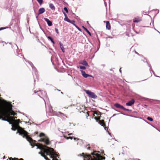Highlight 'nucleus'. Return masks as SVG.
<instances>
[{
    "instance_id": "nucleus-63",
    "label": "nucleus",
    "mask_w": 160,
    "mask_h": 160,
    "mask_svg": "<svg viewBox=\"0 0 160 160\" xmlns=\"http://www.w3.org/2000/svg\"><path fill=\"white\" fill-rule=\"evenodd\" d=\"M38 154H40L41 155V154H42V153H41V152H38Z\"/></svg>"
},
{
    "instance_id": "nucleus-58",
    "label": "nucleus",
    "mask_w": 160,
    "mask_h": 160,
    "mask_svg": "<svg viewBox=\"0 0 160 160\" xmlns=\"http://www.w3.org/2000/svg\"><path fill=\"white\" fill-rule=\"evenodd\" d=\"M36 18L37 19V20L38 23H39V22H38V17L37 16H36Z\"/></svg>"
},
{
    "instance_id": "nucleus-31",
    "label": "nucleus",
    "mask_w": 160,
    "mask_h": 160,
    "mask_svg": "<svg viewBox=\"0 0 160 160\" xmlns=\"http://www.w3.org/2000/svg\"><path fill=\"white\" fill-rule=\"evenodd\" d=\"M77 68H79L80 69L82 70H85L86 69V68L85 66L80 65L79 66H77Z\"/></svg>"
},
{
    "instance_id": "nucleus-46",
    "label": "nucleus",
    "mask_w": 160,
    "mask_h": 160,
    "mask_svg": "<svg viewBox=\"0 0 160 160\" xmlns=\"http://www.w3.org/2000/svg\"><path fill=\"white\" fill-rule=\"evenodd\" d=\"M18 56L19 57H21V56H23V59L25 60V58L24 57V56L23 55H22V54L21 53H18Z\"/></svg>"
},
{
    "instance_id": "nucleus-23",
    "label": "nucleus",
    "mask_w": 160,
    "mask_h": 160,
    "mask_svg": "<svg viewBox=\"0 0 160 160\" xmlns=\"http://www.w3.org/2000/svg\"><path fill=\"white\" fill-rule=\"evenodd\" d=\"M0 113L3 116H4L6 115L7 113L4 110H2L0 108Z\"/></svg>"
},
{
    "instance_id": "nucleus-64",
    "label": "nucleus",
    "mask_w": 160,
    "mask_h": 160,
    "mask_svg": "<svg viewBox=\"0 0 160 160\" xmlns=\"http://www.w3.org/2000/svg\"><path fill=\"white\" fill-rule=\"evenodd\" d=\"M39 24V27H40V29H41V28H42L41 27V26H40L39 23H38Z\"/></svg>"
},
{
    "instance_id": "nucleus-12",
    "label": "nucleus",
    "mask_w": 160,
    "mask_h": 160,
    "mask_svg": "<svg viewBox=\"0 0 160 160\" xmlns=\"http://www.w3.org/2000/svg\"><path fill=\"white\" fill-rule=\"evenodd\" d=\"M103 121L102 120H101V125L103 127L104 129L105 130H106L107 132H108V134H109V135H110L111 136V137H112V136L111 135V134L108 131V128L105 127V126L104 125V124L103 122Z\"/></svg>"
},
{
    "instance_id": "nucleus-25",
    "label": "nucleus",
    "mask_w": 160,
    "mask_h": 160,
    "mask_svg": "<svg viewBox=\"0 0 160 160\" xmlns=\"http://www.w3.org/2000/svg\"><path fill=\"white\" fill-rule=\"evenodd\" d=\"M141 21L139 18H135L133 20V22H138Z\"/></svg>"
},
{
    "instance_id": "nucleus-37",
    "label": "nucleus",
    "mask_w": 160,
    "mask_h": 160,
    "mask_svg": "<svg viewBox=\"0 0 160 160\" xmlns=\"http://www.w3.org/2000/svg\"><path fill=\"white\" fill-rule=\"evenodd\" d=\"M37 2L39 3V4L41 5L43 3V0H37Z\"/></svg>"
},
{
    "instance_id": "nucleus-19",
    "label": "nucleus",
    "mask_w": 160,
    "mask_h": 160,
    "mask_svg": "<svg viewBox=\"0 0 160 160\" xmlns=\"http://www.w3.org/2000/svg\"><path fill=\"white\" fill-rule=\"evenodd\" d=\"M46 37L48 39L50 40L53 44H55V42L54 41L53 38L51 37L50 36H46Z\"/></svg>"
},
{
    "instance_id": "nucleus-35",
    "label": "nucleus",
    "mask_w": 160,
    "mask_h": 160,
    "mask_svg": "<svg viewBox=\"0 0 160 160\" xmlns=\"http://www.w3.org/2000/svg\"><path fill=\"white\" fill-rule=\"evenodd\" d=\"M10 115L12 116L16 115L17 114V113L13 111H12V112H10Z\"/></svg>"
},
{
    "instance_id": "nucleus-55",
    "label": "nucleus",
    "mask_w": 160,
    "mask_h": 160,
    "mask_svg": "<svg viewBox=\"0 0 160 160\" xmlns=\"http://www.w3.org/2000/svg\"><path fill=\"white\" fill-rule=\"evenodd\" d=\"M38 132H34V134L35 135H38Z\"/></svg>"
},
{
    "instance_id": "nucleus-20",
    "label": "nucleus",
    "mask_w": 160,
    "mask_h": 160,
    "mask_svg": "<svg viewBox=\"0 0 160 160\" xmlns=\"http://www.w3.org/2000/svg\"><path fill=\"white\" fill-rule=\"evenodd\" d=\"M32 68L33 71L34 72V73L36 75V77H37V74H38V70L34 66H32Z\"/></svg>"
},
{
    "instance_id": "nucleus-61",
    "label": "nucleus",
    "mask_w": 160,
    "mask_h": 160,
    "mask_svg": "<svg viewBox=\"0 0 160 160\" xmlns=\"http://www.w3.org/2000/svg\"><path fill=\"white\" fill-rule=\"evenodd\" d=\"M135 53L136 54H138V55H139V54H138V53L137 52H136V51H135Z\"/></svg>"
},
{
    "instance_id": "nucleus-14",
    "label": "nucleus",
    "mask_w": 160,
    "mask_h": 160,
    "mask_svg": "<svg viewBox=\"0 0 160 160\" xmlns=\"http://www.w3.org/2000/svg\"><path fill=\"white\" fill-rule=\"evenodd\" d=\"M79 63L80 64H81L85 66H86L87 67H89V66L88 65V64L87 62L85 60H81L79 62Z\"/></svg>"
},
{
    "instance_id": "nucleus-59",
    "label": "nucleus",
    "mask_w": 160,
    "mask_h": 160,
    "mask_svg": "<svg viewBox=\"0 0 160 160\" xmlns=\"http://www.w3.org/2000/svg\"><path fill=\"white\" fill-rule=\"evenodd\" d=\"M121 113V114H123V115H125V116H128V115L124 114V113Z\"/></svg>"
},
{
    "instance_id": "nucleus-5",
    "label": "nucleus",
    "mask_w": 160,
    "mask_h": 160,
    "mask_svg": "<svg viewBox=\"0 0 160 160\" xmlns=\"http://www.w3.org/2000/svg\"><path fill=\"white\" fill-rule=\"evenodd\" d=\"M72 134V133H69V132H66L65 133L63 134V137L66 138L67 139H69L72 140L73 138L75 140H77L78 141V143L77 144L78 145H81L83 143V141L82 140L79 139L75 137H73L72 136H69L68 137L67 136V135L70 136Z\"/></svg>"
},
{
    "instance_id": "nucleus-4",
    "label": "nucleus",
    "mask_w": 160,
    "mask_h": 160,
    "mask_svg": "<svg viewBox=\"0 0 160 160\" xmlns=\"http://www.w3.org/2000/svg\"><path fill=\"white\" fill-rule=\"evenodd\" d=\"M48 148L47 155H49L50 158L52 159V160H58V158H59V153L52 148L48 147Z\"/></svg>"
},
{
    "instance_id": "nucleus-1",
    "label": "nucleus",
    "mask_w": 160,
    "mask_h": 160,
    "mask_svg": "<svg viewBox=\"0 0 160 160\" xmlns=\"http://www.w3.org/2000/svg\"><path fill=\"white\" fill-rule=\"evenodd\" d=\"M91 155L88 153L82 152V154L78 155V156L82 157L83 160H100V156L97 154L94 155L93 153Z\"/></svg>"
},
{
    "instance_id": "nucleus-15",
    "label": "nucleus",
    "mask_w": 160,
    "mask_h": 160,
    "mask_svg": "<svg viewBox=\"0 0 160 160\" xmlns=\"http://www.w3.org/2000/svg\"><path fill=\"white\" fill-rule=\"evenodd\" d=\"M45 9L44 8H41L38 9V15H39L45 12Z\"/></svg>"
},
{
    "instance_id": "nucleus-38",
    "label": "nucleus",
    "mask_w": 160,
    "mask_h": 160,
    "mask_svg": "<svg viewBox=\"0 0 160 160\" xmlns=\"http://www.w3.org/2000/svg\"><path fill=\"white\" fill-rule=\"evenodd\" d=\"M63 9L67 13H68L69 11L67 7H64L63 8Z\"/></svg>"
},
{
    "instance_id": "nucleus-51",
    "label": "nucleus",
    "mask_w": 160,
    "mask_h": 160,
    "mask_svg": "<svg viewBox=\"0 0 160 160\" xmlns=\"http://www.w3.org/2000/svg\"><path fill=\"white\" fill-rule=\"evenodd\" d=\"M58 113L59 114V115H62L63 116H64V114L61 112H59Z\"/></svg>"
},
{
    "instance_id": "nucleus-27",
    "label": "nucleus",
    "mask_w": 160,
    "mask_h": 160,
    "mask_svg": "<svg viewBox=\"0 0 160 160\" xmlns=\"http://www.w3.org/2000/svg\"><path fill=\"white\" fill-rule=\"evenodd\" d=\"M104 151L103 150H101V160H105V157H103L102 156V155H103V152Z\"/></svg>"
},
{
    "instance_id": "nucleus-10",
    "label": "nucleus",
    "mask_w": 160,
    "mask_h": 160,
    "mask_svg": "<svg viewBox=\"0 0 160 160\" xmlns=\"http://www.w3.org/2000/svg\"><path fill=\"white\" fill-rule=\"evenodd\" d=\"M114 106L115 107L118 108H121L124 110L127 111H130V110L128 109H126L124 108L122 106L120 105V104L118 103H115L114 104Z\"/></svg>"
},
{
    "instance_id": "nucleus-2",
    "label": "nucleus",
    "mask_w": 160,
    "mask_h": 160,
    "mask_svg": "<svg viewBox=\"0 0 160 160\" xmlns=\"http://www.w3.org/2000/svg\"><path fill=\"white\" fill-rule=\"evenodd\" d=\"M5 5L7 8L12 12V11H14L17 7V3L16 0H6Z\"/></svg>"
},
{
    "instance_id": "nucleus-49",
    "label": "nucleus",
    "mask_w": 160,
    "mask_h": 160,
    "mask_svg": "<svg viewBox=\"0 0 160 160\" xmlns=\"http://www.w3.org/2000/svg\"><path fill=\"white\" fill-rule=\"evenodd\" d=\"M56 63L57 65L59 66L60 65V64L59 63L58 61V60H57L56 61Z\"/></svg>"
},
{
    "instance_id": "nucleus-24",
    "label": "nucleus",
    "mask_w": 160,
    "mask_h": 160,
    "mask_svg": "<svg viewBox=\"0 0 160 160\" xmlns=\"http://www.w3.org/2000/svg\"><path fill=\"white\" fill-rule=\"evenodd\" d=\"M9 44L11 45V47L12 48L14 49L15 48H17L18 49V47L17 45L15 44L14 43L13 45H12V43L11 42L9 43Z\"/></svg>"
},
{
    "instance_id": "nucleus-54",
    "label": "nucleus",
    "mask_w": 160,
    "mask_h": 160,
    "mask_svg": "<svg viewBox=\"0 0 160 160\" xmlns=\"http://www.w3.org/2000/svg\"><path fill=\"white\" fill-rule=\"evenodd\" d=\"M37 149H41V148L39 146H37Z\"/></svg>"
},
{
    "instance_id": "nucleus-50",
    "label": "nucleus",
    "mask_w": 160,
    "mask_h": 160,
    "mask_svg": "<svg viewBox=\"0 0 160 160\" xmlns=\"http://www.w3.org/2000/svg\"><path fill=\"white\" fill-rule=\"evenodd\" d=\"M5 43V44H7L8 43V42L7 43H6V42H4V41H0V43Z\"/></svg>"
},
{
    "instance_id": "nucleus-48",
    "label": "nucleus",
    "mask_w": 160,
    "mask_h": 160,
    "mask_svg": "<svg viewBox=\"0 0 160 160\" xmlns=\"http://www.w3.org/2000/svg\"><path fill=\"white\" fill-rule=\"evenodd\" d=\"M62 12H63V14L64 15L65 18L68 17V16H67V14L65 13V12H64L63 11H62Z\"/></svg>"
},
{
    "instance_id": "nucleus-42",
    "label": "nucleus",
    "mask_w": 160,
    "mask_h": 160,
    "mask_svg": "<svg viewBox=\"0 0 160 160\" xmlns=\"http://www.w3.org/2000/svg\"><path fill=\"white\" fill-rule=\"evenodd\" d=\"M147 119L150 121H152L153 120V119L152 118L150 117H148L147 118Z\"/></svg>"
},
{
    "instance_id": "nucleus-6",
    "label": "nucleus",
    "mask_w": 160,
    "mask_h": 160,
    "mask_svg": "<svg viewBox=\"0 0 160 160\" xmlns=\"http://www.w3.org/2000/svg\"><path fill=\"white\" fill-rule=\"evenodd\" d=\"M93 116L96 121L100 124V112L96 110L93 112Z\"/></svg>"
},
{
    "instance_id": "nucleus-60",
    "label": "nucleus",
    "mask_w": 160,
    "mask_h": 160,
    "mask_svg": "<svg viewBox=\"0 0 160 160\" xmlns=\"http://www.w3.org/2000/svg\"><path fill=\"white\" fill-rule=\"evenodd\" d=\"M87 23L89 26L90 25L89 24V22L88 21H87Z\"/></svg>"
},
{
    "instance_id": "nucleus-9",
    "label": "nucleus",
    "mask_w": 160,
    "mask_h": 160,
    "mask_svg": "<svg viewBox=\"0 0 160 160\" xmlns=\"http://www.w3.org/2000/svg\"><path fill=\"white\" fill-rule=\"evenodd\" d=\"M48 108L49 112L51 113V116H58L59 115L58 113V112L53 111V110L52 109V107L51 105H50L49 106H48Z\"/></svg>"
},
{
    "instance_id": "nucleus-22",
    "label": "nucleus",
    "mask_w": 160,
    "mask_h": 160,
    "mask_svg": "<svg viewBox=\"0 0 160 160\" xmlns=\"http://www.w3.org/2000/svg\"><path fill=\"white\" fill-rule=\"evenodd\" d=\"M82 28L87 32V33L90 36H91V32L89 31L86 28H85L84 26H82Z\"/></svg>"
},
{
    "instance_id": "nucleus-44",
    "label": "nucleus",
    "mask_w": 160,
    "mask_h": 160,
    "mask_svg": "<svg viewBox=\"0 0 160 160\" xmlns=\"http://www.w3.org/2000/svg\"><path fill=\"white\" fill-rule=\"evenodd\" d=\"M34 93H37V92H40V93H42V91L39 90V91H36V90H34Z\"/></svg>"
},
{
    "instance_id": "nucleus-43",
    "label": "nucleus",
    "mask_w": 160,
    "mask_h": 160,
    "mask_svg": "<svg viewBox=\"0 0 160 160\" xmlns=\"http://www.w3.org/2000/svg\"><path fill=\"white\" fill-rule=\"evenodd\" d=\"M12 128H11V129L13 131H15L17 130V128L16 127H13V125H12Z\"/></svg>"
},
{
    "instance_id": "nucleus-8",
    "label": "nucleus",
    "mask_w": 160,
    "mask_h": 160,
    "mask_svg": "<svg viewBox=\"0 0 160 160\" xmlns=\"http://www.w3.org/2000/svg\"><path fill=\"white\" fill-rule=\"evenodd\" d=\"M84 91L88 95V96L90 98L93 99H95L97 97V96L96 95L94 92H91L89 90H85Z\"/></svg>"
},
{
    "instance_id": "nucleus-3",
    "label": "nucleus",
    "mask_w": 160,
    "mask_h": 160,
    "mask_svg": "<svg viewBox=\"0 0 160 160\" xmlns=\"http://www.w3.org/2000/svg\"><path fill=\"white\" fill-rule=\"evenodd\" d=\"M21 132H19L18 131H17L16 133H19V134L20 135L22 136L23 138H26L27 140L29 142L30 145L32 146V148H33L35 146L33 145L32 143V141H34L36 142V141L33 140L31 138L29 137L28 135V132L22 129V128Z\"/></svg>"
},
{
    "instance_id": "nucleus-21",
    "label": "nucleus",
    "mask_w": 160,
    "mask_h": 160,
    "mask_svg": "<svg viewBox=\"0 0 160 160\" xmlns=\"http://www.w3.org/2000/svg\"><path fill=\"white\" fill-rule=\"evenodd\" d=\"M49 7L53 11H54L55 9V7L54 5L52 3H50L49 4Z\"/></svg>"
},
{
    "instance_id": "nucleus-13",
    "label": "nucleus",
    "mask_w": 160,
    "mask_h": 160,
    "mask_svg": "<svg viewBox=\"0 0 160 160\" xmlns=\"http://www.w3.org/2000/svg\"><path fill=\"white\" fill-rule=\"evenodd\" d=\"M44 19L47 22L49 26H51L52 25V22L49 20L48 18H44Z\"/></svg>"
},
{
    "instance_id": "nucleus-57",
    "label": "nucleus",
    "mask_w": 160,
    "mask_h": 160,
    "mask_svg": "<svg viewBox=\"0 0 160 160\" xmlns=\"http://www.w3.org/2000/svg\"><path fill=\"white\" fill-rule=\"evenodd\" d=\"M42 157L44 158L45 156L43 154H42H42H41V155Z\"/></svg>"
},
{
    "instance_id": "nucleus-62",
    "label": "nucleus",
    "mask_w": 160,
    "mask_h": 160,
    "mask_svg": "<svg viewBox=\"0 0 160 160\" xmlns=\"http://www.w3.org/2000/svg\"><path fill=\"white\" fill-rule=\"evenodd\" d=\"M121 68H120L119 69V72H121Z\"/></svg>"
},
{
    "instance_id": "nucleus-32",
    "label": "nucleus",
    "mask_w": 160,
    "mask_h": 160,
    "mask_svg": "<svg viewBox=\"0 0 160 160\" xmlns=\"http://www.w3.org/2000/svg\"><path fill=\"white\" fill-rule=\"evenodd\" d=\"M25 60L27 62H28L29 64L32 67L34 66L32 63L31 61L26 59H25Z\"/></svg>"
},
{
    "instance_id": "nucleus-16",
    "label": "nucleus",
    "mask_w": 160,
    "mask_h": 160,
    "mask_svg": "<svg viewBox=\"0 0 160 160\" xmlns=\"http://www.w3.org/2000/svg\"><path fill=\"white\" fill-rule=\"evenodd\" d=\"M135 102V100L134 99H132L131 100L127 102L126 103V105L127 106H131Z\"/></svg>"
},
{
    "instance_id": "nucleus-36",
    "label": "nucleus",
    "mask_w": 160,
    "mask_h": 160,
    "mask_svg": "<svg viewBox=\"0 0 160 160\" xmlns=\"http://www.w3.org/2000/svg\"><path fill=\"white\" fill-rule=\"evenodd\" d=\"M64 20L66 22H69L70 20L68 17H67L64 18Z\"/></svg>"
},
{
    "instance_id": "nucleus-45",
    "label": "nucleus",
    "mask_w": 160,
    "mask_h": 160,
    "mask_svg": "<svg viewBox=\"0 0 160 160\" xmlns=\"http://www.w3.org/2000/svg\"><path fill=\"white\" fill-rule=\"evenodd\" d=\"M2 120H4V121H7L8 122H9V124H12V125H13L12 124V123L11 122H10L8 120H6V119H3V118H2Z\"/></svg>"
},
{
    "instance_id": "nucleus-18",
    "label": "nucleus",
    "mask_w": 160,
    "mask_h": 160,
    "mask_svg": "<svg viewBox=\"0 0 160 160\" xmlns=\"http://www.w3.org/2000/svg\"><path fill=\"white\" fill-rule=\"evenodd\" d=\"M106 28L107 29L110 30L111 29V26L109 22L107 21L106 22Z\"/></svg>"
},
{
    "instance_id": "nucleus-41",
    "label": "nucleus",
    "mask_w": 160,
    "mask_h": 160,
    "mask_svg": "<svg viewBox=\"0 0 160 160\" xmlns=\"http://www.w3.org/2000/svg\"><path fill=\"white\" fill-rule=\"evenodd\" d=\"M8 28V27H2L0 28V31H1L2 30H4V29H5L7 28Z\"/></svg>"
},
{
    "instance_id": "nucleus-52",
    "label": "nucleus",
    "mask_w": 160,
    "mask_h": 160,
    "mask_svg": "<svg viewBox=\"0 0 160 160\" xmlns=\"http://www.w3.org/2000/svg\"><path fill=\"white\" fill-rule=\"evenodd\" d=\"M44 158V159H45V160H50V159H48V158L47 157H46V156H45V157Z\"/></svg>"
},
{
    "instance_id": "nucleus-53",
    "label": "nucleus",
    "mask_w": 160,
    "mask_h": 160,
    "mask_svg": "<svg viewBox=\"0 0 160 160\" xmlns=\"http://www.w3.org/2000/svg\"><path fill=\"white\" fill-rule=\"evenodd\" d=\"M39 92H37V94L41 98H42V97H41V96L40 95V93H39Z\"/></svg>"
},
{
    "instance_id": "nucleus-28",
    "label": "nucleus",
    "mask_w": 160,
    "mask_h": 160,
    "mask_svg": "<svg viewBox=\"0 0 160 160\" xmlns=\"http://www.w3.org/2000/svg\"><path fill=\"white\" fill-rule=\"evenodd\" d=\"M9 160H24L22 158L19 159L18 158H12V157L9 158Z\"/></svg>"
},
{
    "instance_id": "nucleus-33",
    "label": "nucleus",
    "mask_w": 160,
    "mask_h": 160,
    "mask_svg": "<svg viewBox=\"0 0 160 160\" xmlns=\"http://www.w3.org/2000/svg\"><path fill=\"white\" fill-rule=\"evenodd\" d=\"M69 23H71L74 26H76V25L75 23V21L74 20H70Z\"/></svg>"
},
{
    "instance_id": "nucleus-30",
    "label": "nucleus",
    "mask_w": 160,
    "mask_h": 160,
    "mask_svg": "<svg viewBox=\"0 0 160 160\" xmlns=\"http://www.w3.org/2000/svg\"><path fill=\"white\" fill-rule=\"evenodd\" d=\"M9 106H10V108H9L10 111V112H12V111H13L12 110L13 106L11 102H9Z\"/></svg>"
},
{
    "instance_id": "nucleus-29",
    "label": "nucleus",
    "mask_w": 160,
    "mask_h": 160,
    "mask_svg": "<svg viewBox=\"0 0 160 160\" xmlns=\"http://www.w3.org/2000/svg\"><path fill=\"white\" fill-rule=\"evenodd\" d=\"M38 136L40 137H43L44 138L45 137H47L45 135V134L44 133L41 132L38 135Z\"/></svg>"
},
{
    "instance_id": "nucleus-47",
    "label": "nucleus",
    "mask_w": 160,
    "mask_h": 160,
    "mask_svg": "<svg viewBox=\"0 0 160 160\" xmlns=\"http://www.w3.org/2000/svg\"><path fill=\"white\" fill-rule=\"evenodd\" d=\"M55 32H56V33L58 34H59V32L58 31V29L57 28H55Z\"/></svg>"
},
{
    "instance_id": "nucleus-39",
    "label": "nucleus",
    "mask_w": 160,
    "mask_h": 160,
    "mask_svg": "<svg viewBox=\"0 0 160 160\" xmlns=\"http://www.w3.org/2000/svg\"><path fill=\"white\" fill-rule=\"evenodd\" d=\"M75 27L80 32H81L82 31V29L79 28L77 25H76Z\"/></svg>"
},
{
    "instance_id": "nucleus-40",
    "label": "nucleus",
    "mask_w": 160,
    "mask_h": 160,
    "mask_svg": "<svg viewBox=\"0 0 160 160\" xmlns=\"http://www.w3.org/2000/svg\"><path fill=\"white\" fill-rule=\"evenodd\" d=\"M96 36H97V39L98 40V42H99V43H98V46H99V47H100V41L99 39V38L98 37V36L97 34L96 35Z\"/></svg>"
},
{
    "instance_id": "nucleus-26",
    "label": "nucleus",
    "mask_w": 160,
    "mask_h": 160,
    "mask_svg": "<svg viewBox=\"0 0 160 160\" xmlns=\"http://www.w3.org/2000/svg\"><path fill=\"white\" fill-rule=\"evenodd\" d=\"M86 144L85 143L84 144L85 147L88 150H90V147H89V144L87 142H86Z\"/></svg>"
},
{
    "instance_id": "nucleus-56",
    "label": "nucleus",
    "mask_w": 160,
    "mask_h": 160,
    "mask_svg": "<svg viewBox=\"0 0 160 160\" xmlns=\"http://www.w3.org/2000/svg\"><path fill=\"white\" fill-rule=\"evenodd\" d=\"M42 31L44 33L45 35L46 36H47V35L46 32H45L44 31V30H42Z\"/></svg>"
},
{
    "instance_id": "nucleus-7",
    "label": "nucleus",
    "mask_w": 160,
    "mask_h": 160,
    "mask_svg": "<svg viewBox=\"0 0 160 160\" xmlns=\"http://www.w3.org/2000/svg\"><path fill=\"white\" fill-rule=\"evenodd\" d=\"M38 141L40 142H43L46 145H49L51 144V142L50 141L49 138L48 137H45L44 138H41Z\"/></svg>"
},
{
    "instance_id": "nucleus-34",
    "label": "nucleus",
    "mask_w": 160,
    "mask_h": 160,
    "mask_svg": "<svg viewBox=\"0 0 160 160\" xmlns=\"http://www.w3.org/2000/svg\"><path fill=\"white\" fill-rule=\"evenodd\" d=\"M147 64L148 65L149 67H150V72L152 71L153 73V74L154 75V72L153 71V70L152 69L151 66L150 64H149L148 62H147Z\"/></svg>"
},
{
    "instance_id": "nucleus-17",
    "label": "nucleus",
    "mask_w": 160,
    "mask_h": 160,
    "mask_svg": "<svg viewBox=\"0 0 160 160\" xmlns=\"http://www.w3.org/2000/svg\"><path fill=\"white\" fill-rule=\"evenodd\" d=\"M59 44L60 45V48L62 50V52L63 53L65 52V48L64 47V46L63 44L62 43V42H59Z\"/></svg>"
},
{
    "instance_id": "nucleus-11",
    "label": "nucleus",
    "mask_w": 160,
    "mask_h": 160,
    "mask_svg": "<svg viewBox=\"0 0 160 160\" xmlns=\"http://www.w3.org/2000/svg\"><path fill=\"white\" fill-rule=\"evenodd\" d=\"M80 71L82 73V75L84 78H87L88 77H89V76H90V77L92 76L91 75H89L88 74H87L86 73L85 71H84L82 70H80Z\"/></svg>"
}]
</instances>
